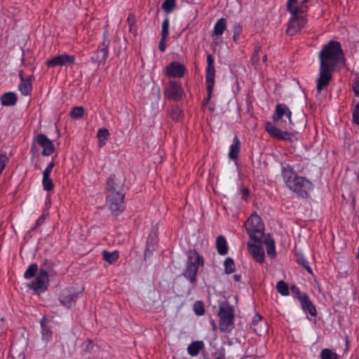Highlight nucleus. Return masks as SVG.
Segmentation results:
<instances>
[{"mask_svg": "<svg viewBox=\"0 0 359 359\" xmlns=\"http://www.w3.org/2000/svg\"><path fill=\"white\" fill-rule=\"evenodd\" d=\"M343 57L344 53L341 44L337 41H330L320 51L318 54L320 69L316 81V88L318 94L329 85L332 78V72Z\"/></svg>", "mask_w": 359, "mask_h": 359, "instance_id": "1", "label": "nucleus"}, {"mask_svg": "<svg viewBox=\"0 0 359 359\" xmlns=\"http://www.w3.org/2000/svg\"><path fill=\"white\" fill-rule=\"evenodd\" d=\"M245 226L249 236L255 243H261L264 236V224L262 218L253 213L245 222Z\"/></svg>", "mask_w": 359, "mask_h": 359, "instance_id": "2", "label": "nucleus"}, {"mask_svg": "<svg viewBox=\"0 0 359 359\" xmlns=\"http://www.w3.org/2000/svg\"><path fill=\"white\" fill-rule=\"evenodd\" d=\"M204 260L202 256L196 251L191 252L189 255L188 259L186 264V268L183 272V275L185 278L192 284H196V274L198 271V266H203Z\"/></svg>", "mask_w": 359, "mask_h": 359, "instance_id": "3", "label": "nucleus"}, {"mask_svg": "<svg viewBox=\"0 0 359 359\" xmlns=\"http://www.w3.org/2000/svg\"><path fill=\"white\" fill-rule=\"evenodd\" d=\"M218 316L219 317V327L221 332H230L233 327L234 313L233 308L228 302L219 304Z\"/></svg>", "mask_w": 359, "mask_h": 359, "instance_id": "4", "label": "nucleus"}, {"mask_svg": "<svg viewBox=\"0 0 359 359\" xmlns=\"http://www.w3.org/2000/svg\"><path fill=\"white\" fill-rule=\"evenodd\" d=\"M292 112L285 104H278L272 119L276 125L285 128L286 130H292L294 123L291 118Z\"/></svg>", "mask_w": 359, "mask_h": 359, "instance_id": "5", "label": "nucleus"}, {"mask_svg": "<svg viewBox=\"0 0 359 359\" xmlns=\"http://www.w3.org/2000/svg\"><path fill=\"white\" fill-rule=\"evenodd\" d=\"M287 187L302 198H307L309 191L312 189V183L304 177L297 176L289 182Z\"/></svg>", "mask_w": 359, "mask_h": 359, "instance_id": "6", "label": "nucleus"}, {"mask_svg": "<svg viewBox=\"0 0 359 359\" xmlns=\"http://www.w3.org/2000/svg\"><path fill=\"white\" fill-rule=\"evenodd\" d=\"M215 69L214 67V59L212 55L207 56V67H206V86L208 95L207 97L203 100V104H207L210 100L212 95V90L215 85Z\"/></svg>", "mask_w": 359, "mask_h": 359, "instance_id": "7", "label": "nucleus"}, {"mask_svg": "<svg viewBox=\"0 0 359 359\" xmlns=\"http://www.w3.org/2000/svg\"><path fill=\"white\" fill-rule=\"evenodd\" d=\"M111 41L109 38V32L105 30L103 33V40L98 46L95 55L92 57V60L98 65L104 64L109 55V46Z\"/></svg>", "mask_w": 359, "mask_h": 359, "instance_id": "8", "label": "nucleus"}, {"mask_svg": "<svg viewBox=\"0 0 359 359\" xmlns=\"http://www.w3.org/2000/svg\"><path fill=\"white\" fill-rule=\"evenodd\" d=\"M35 143H37L43 148L41 152L43 156H49L52 154L55 151L53 143L44 134H39L34 140L32 146L31 147V152L33 154H35L37 152V148L35 145Z\"/></svg>", "mask_w": 359, "mask_h": 359, "instance_id": "9", "label": "nucleus"}, {"mask_svg": "<svg viewBox=\"0 0 359 359\" xmlns=\"http://www.w3.org/2000/svg\"><path fill=\"white\" fill-rule=\"evenodd\" d=\"M48 272L47 269H40L36 279L29 285V287L36 292H44L47 290L48 284Z\"/></svg>", "mask_w": 359, "mask_h": 359, "instance_id": "10", "label": "nucleus"}, {"mask_svg": "<svg viewBox=\"0 0 359 359\" xmlns=\"http://www.w3.org/2000/svg\"><path fill=\"white\" fill-rule=\"evenodd\" d=\"M123 186L124 180L122 177L111 175L107 182L108 194H124Z\"/></svg>", "mask_w": 359, "mask_h": 359, "instance_id": "11", "label": "nucleus"}, {"mask_svg": "<svg viewBox=\"0 0 359 359\" xmlns=\"http://www.w3.org/2000/svg\"><path fill=\"white\" fill-rule=\"evenodd\" d=\"M124 194H108L107 201L112 213L118 215L124 209Z\"/></svg>", "mask_w": 359, "mask_h": 359, "instance_id": "12", "label": "nucleus"}, {"mask_svg": "<svg viewBox=\"0 0 359 359\" xmlns=\"http://www.w3.org/2000/svg\"><path fill=\"white\" fill-rule=\"evenodd\" d=\"M306 20L302 15H292L286 32L293 36L299 32L306 25Z\"/></svg>", "mask_w": 359, "mask_h": 359, "instance_id": "13", "label": "nucleus"}, {"mask_svg": "<svg viewBox=\"0 0 359 359\" xmlns=\"http://www.w3.org/2000/svg\"><path fill=\"white\" fill-rule=\"evenodd\" d=\"M75 57L74 55L62 54L52 57L46 61L48 67H55L57 66L68 65L74 63Z\"/></svg>", "mask_w": 359, "mask_h": 359, "instance_id": "14", "label": "nucleus"}, {"mask_svg": "<svg viewBox=\"0 0 359 359\" xmlns=\"http://www.w3.org/2000/svg\"><path fill=\"white\" fill-rule=\"evenodd\" d=\"M265 130L273 138L281 140L290 139V134L287 132V130L282 131L271 122L267 121L265 123Z\"/></svg>", "mask_w": 359, "mask_h": 359, "instance_id": "15", "label": "nucleus"}, {"mask_svg": "<svg viewBox=\"0 0 359 359\" xmlns=\"http://www.w3.org/2000/svg\"><path fill=\"white\" fill-rule=\"evenodd\" d=\"M185 67L178 62H172L166 67V74L169 77L181 78L184 76Z\"/></svg>", "mask_w": 359, "mask_h": 359, "instance_id": "16", "label": "nucleus"}, {"mask_svg": "<svg viewBox=\"0 0 359 359\" xmlns=\"http://www.w3.org/2000/svg\"><path fill=\"white\" fill-rule=\"evenodd\" d=\"M77 294L69 288L63 290L60 296V303L67 308L72 307L77 299Z\"/></svg>", "mask_w": 359, "mask_h": 359, "instance_id": "17", "label": "nucleus"}, {"mask_svg": "<svg viewBox=\"0 0 359 359\" xmlns=\"http://www.w3.org/2000/svg\"><path fill=\"white\" fill-rule=\"evenodd\" d=\"M183 90L181 85L175 81H170L168 88V97L174 100H179L182 98Z\"/></svg>", "mask_w": 359, "mask_h": 359, "instance_id": "18", "label": "nucleus"}, {"mask_svg": "<svg viewBox=\"0 0 359 359\" xmlns=\"http://www.w3.org/2000/svg\"><path fill=\"white\" fill-rule=\"evenodd\" d=\"M261 243H255V244L248 243L249 252L252 255L254 259L259 262L262 263L264 261V252L263 248L260 246Z\"/></svg>", "mask_w": 359, "mask_h": 359, "instance_id": "19", "label": "nucleus"}, {"mask_svg": "<svg viewBox=\"0 0 359 359\" xmlns=\"http://www.w3.org/2000/svg\"><path fill=\"white\" fill-rule=\"evenodd\" d=\"M251 327L259 336H262L266 332V325L262 321V318L259 314H256L252 321Z\"/></svg>", "mask_w": 359, "mask_h": 359, "instance_id": "20", "label": "nucleus"}, {"mask_svg": "<svg viewBox=\"0 0 359 359\" xmlns=\"http://www.w3.org/2000/svg\"><path fill=\"white\" fill-rule=\"evenodd\" d=\"M226 29V20L225 18H220L219 19L214 27L213 33L212 35V37L213 39V41L215 43L217 44L218 42H217V38L219 36H221L224 30Z\"/></svg>", "mask_w": 359, "mask_h": 359, "instance_id": "21", "label": "nucleus"}, {"mask_svg": "<svg viewBox=\"0 0 359 359\" xmlns=\"http://www.w3.org/2000/svg\"><path fill=\"white\" fill-rule=\"evenodd\" d=\"M302 309L305 313H309L311 316L315 317L317 315L316 306L311 301L309 297L306 294L299 302Z\"/></svg>", "mask_w": 359, "mask_h": 359, "instance_id": "22", "label": "nucleus"}, {"mask_svg": "<svg viewBox=\"0 0 359 359\" xmlns=\"http://www.w3.org/2000/svg\"><path fill=\"white\" fill-rule=\"evenodd\" d=\"M1 103L4 106H14L18 101V96L15 93L8 92L0 97Z\"/></svg>", "mask_w": 359, "mask_h": 359, "instance_id": "23", "label": "nucleus"}, {"mask_svg": "<svg viewBox=\"0 0 359 359\" xmlns=\"http://www.w3.org/2000/svg\"><path fill=\"white\" fill-rule=\"evenodd\" d=\"M281 172L287 187L290 181H292L294 177H297L296 172L290 165L282 166Z\"/></svg>", "mask_w": 359, "mask_h": 359, "instance_id": "24", "label": "nucleus"}, {"mask_svg": "<svg viewBox=\"0 0 359 359\" xmlns=\"http://www.w3.org/2000/svg\"><path fill=\"white\" fill-rule=\"evenodd\" d=\"M261 243H264L266 245V252L268 255L272 258L276 256V248H275V242L270 237V236H264V238L262 240Z\"/></svg>", "mask_w": 359, "mask_h": 359, "instance_id": "25", "label": "nucleus"}, {"mask_svg": "<svg viewBox=\"0 0 359 359\" xmlns=\"http://www.w3.org/2000/svg\"><path fill=\"white\" fill-rule=\"evenodd\" d=\"M216 248L220 255H225L228 252V245L224 236H219L216 239Z\"/></svg>", "mask_w": 359, "mask_h": 359, "instance_id": "26", "label": "nucleus"}, {"mask_svg": "<svg viewBox=\"0 0 359 359\" xmlns=\"http://www.w3.org/2000/svg\"><path fill=\"white\" fill-rule=\"evenodd\" d=\"M241 149V142L237 136L233 138V142L230 146L229 157L231 159H236Z\"/></svg>", "mask_w": 359, "mask_h": 359, "instance_id": "27", "label": "nucleus"}, {"mask_svg": "<svg viewBox=\"0 0 359 359\" xmlns=\"http://www.w3.org/2000/svg\"><path fill=\"white\" fill-rule=\"evenodd\" d=\"M204 347V344L202 341H196L191 343L188 348V353L191 356H196L200 353L201 350Z\"/></svg>", "mask_w": 359, "mask_h": 359, "instance_id": "28", "label": "nucleus"}, {"mask_svg": "<svg viewBox=\"0 0 359 359\" xmlns=\"http://www.w3.org/2000/svg\"><path fill=\"white\" fill-rule=\"evenodd\" d=\"M47 318L46 317H43L41 320V333L43 339L46 341H48L52 337V332L50 330V327L47 325Z\"/></svg>", "mask_w": 359, "mask_h": 359, "instance_id": "29", "label": "nucleus"}, {"mask_svg": "<svg viewBox=\"0 0 359 359\" xmlns=\"http://www.w3.org/2000/svg\"><path fill=\"white\" fill-rule=\"evenodd\" d=\"M110 135L109 131L105 128H100L98 130L97 137L99 140V147H102L106 144Z\"/></svg>", "mask_w": 359, "mask_h": 359, "instance_id": "30", "label": "nucleus"}, {"mask_svg": "<svg viewBox=\"0 0 359 359\" xmlns=\"http://www.w3.org/2000/svg\"><path fill=\"white\" fill-rule=\"evenodd\" d=\"M20 91L23 95H28L32 91V83L30 79L21 81L18 87Z\"/></svg>", "mask_w": 359, "mask_h": 359, "instance_id": "31", "label": "nucleus"}, {"mask_svg": "<svg viewBox=\"0 0 359 359\" xmlns=\"http://www.w3.org/2000/svg\"><path fill=\"white\" fill-rule=\"evenodd\" d=\"M103 259L109 264H113L117 261L118 258V251H114L112 252L104 250L102 252Z\"/></svg>", "mask_w": 359, "mask_h": 359, "instance_id": "32", "label": "nucleus"}, {"mask_svg": "<svg viewBox=\"0 0 359 359\" xmlns=\"http://www.w3.org/2000/svg\"><path fill=\"white\" fill-rule=\"evenodd\" d=\"M154 238H148L147 245L144 250V259L152 255L153 252L155 250V245L153 243Z\"/></svg>", "mask_w": 359, "mask_h": 359, "instance_id": "33", "label": "nucleus"}, {"mask_svg": "<svg viewBox=\"0 0 359 359\" xmlns=\"http://www.w3.org/2000/svg\"><path fill=\"white\" fill-rule=\"evenodd\" d=\"M38 271V266L36 263L31 264L26 271L24 273V277L25 279H30L33 278Z\"/></svg>", "mask_w": 359, "mask_h": 359, "instance_id": "34", "label": "nucleus"}, {"mask_svg": "<svg viewBox=\"0 0 359 359\" xmlns=\"http://www.w3.org/2000/svg\"><path fill=\"white\" fill-rule=\"evenodd\" d=\"M297 262L301 264L309 273H312V269L306 258L302 254H297Z\"/></svg>", "mask_w": 359, "mask_h": 359, "instance_id": "35", "label": "nucleus"}, {"mask_svg": "<svg viewBox=\"0 0 359 359\" xmlns=\"http://www.w3.org/2000/svg\"><path fill=\"white\" fill-rule=\"evenodd\" d=\"M321 359H339V356L332 350L325 348L320 353Z\"/></svg>", "mask_w": 359, "mask_h": 359, "instance_id": "36", "label": "nucleus"}, {"mask_svg": "<svg viewBox=\"0 0 359 359\" xmlns=\"http://www.w3.org/2000/svg\"><path fill=\"white\" fill-rule=\"evenodd\" d=\"M42 184L43 189L47 191H50L53 189L54 184L53 180L50 178V175H43Z\"/></svg>", "mask_w": 359, "mask_h": 359, "instance_id": "37", "label": "nucleus"}, {"mask_svg": "<svg viewBox=\"0 0 359 359\" xmlns=\"http://www.w3.org/2000/svg\"><path fill=\"white\" fill-rule=\"evenodd\" d=\"M170 114L172 119L175 121H180L182 118V111L177 106L173 107Z\"/></svg>", "mask_w": 359, "mask_h": 359, "instance_id": "38", "label": "nucleus"}, {"mask_svg": "<svg viewBox=\"0 0 359 359\" xmlns=\"http://www.w3.org/2000/svg\"><path fill=\"white\" fill-rule=\"evenodd\" d=\"M276 289L277 291L283 296H287L289 294L288 286L283 280L278 282Z\"/></svg>", "mask_w": 359, "mask_h": 359, "instance_id": "39", "label": "nucleus"}, {"mask_svg": "<svg viewBox=\"0 0 359 359\" xmlns=\"http://www.w3.org/2000/svg\"><path fill=\"white\" fill-rule=\"evenodd\" d=\"M176 0H165L162 4V8L167 13H170L175 7Z\"/></svg>", "mask_w": 359, "mask_h": 359, "instance_id": "40", "label": "nucleus"}, {"mask_svg": "<svg viewBox=\"0 0 359 359\" xmlns=\"http://www.w3.org/2000/svg\"><path fill=\"white\" fill-rule=\"evenodd\" d=\"M225 272L228 274L233 273L235 269V264L233 259L227 257L224 261Z\"/></svg>", "mask_w": 359, "mask_h": 359, "instance_id": "41", "label": "nucleus"}, {"mask_svg": "<svg viewBox=\"0 0 359 359\" xmlns=\"http://www.w3.org/2000/svg\"><path fill=\"white\" fill-rule=\"evenodd\" d=\"M306 1L302 2L300 5L293 6L292 11H290L292 15L297 16L304 13L306 11V6H304V3Z\"/></svg>", "mask_w": 359, "mask_h": 359, "instance_id": "42", "label": "nucleus"}, {"mask_svg": "<svg viewBox=\"0 0 359 359\" xmlns=\"http://www.w3.org/2000/svg\"><path fill=\"white\" fill-rule=\"evenodd\" d=\"M260 50H261V46L259 44H257L255 46L254 52H253L252 57H251L252 65L255 67H256L257 65V64L259 63V53Z\"/></svg>", "mask_w": 359, "mask_h": 359, "instance_id": "43", "label": "nucleus"}, {"mask_svg": "<svg viewBox=\"0 0 359 359\" xmlns=\"http://www.w3.org/2000/svg\"><path fill=\"white\" fill-rule=\"evenodd\" d=\"M194 311L197 316L205 313L204 304L202 301H196L194 305Z\"/></svg>", "mask_w": 359, "mask_h": 359, "instance_id": "44", "label": "nucleus"}, {"mask_svg": "<svg viewBox=\"0 0 359 359\" xmlns=\"http://www.w3.org/2000/svg\"><path fill=\"white\" fill-rule=\"evenodd\" d=\"M84 113V109L82 107H75L72 109L71 116L72 118H81Z\"/></svg>", "mask_w": 359, "mask_h": 359, "instance_id": "45", "label": "nucleus"}, {"mask_svg": "<svg viewBox=\"0 0 359 359\" xmlns=\"http://www.w3.org/2000/svg\"><path fill=\"white\" fill-rule=\"evenodd\" d=\"M169 19L165 18L162 23L161 36L168 37L169 34Z\"/></svg>", "mask_w": 359, "mask_h": 359, "instance_id": "46", "label": "nucleus"}, {"mask_svg": "<svg viewBox=\"0 0 359 359\" xmlns=\"http://www.w3.org/2000/svg\"><path fill=\"white\" fill-rule=\"evenodd\" d=\"M82 346L83 351L86 353H90L93 351L95 344L91 339H88L83 342Z\"/></svg>", "mask_w": 359, "mask_h": 359, "instance_id": "47", "label": "nucleus"}, {"mask_svg": "<svg viewBox=\"0 0 359 359\" xmlns=\"http://www.w3.org/2000/svg\"><path fill=\"white\" fill-rule=\"evenodd\" d=\"M291 290L294 297L297 298L299 302L302 300V298L307 294L304 292H301L299 289L296 285H292L291 287Z\"/></svg>", "mask_w": 359, "mask_h": 359, "instance_id": "48", "label": "nucleus"}, {"mask_svg": "<svg viewBox=\"0 0 359 359\" xmlns=\"http://www.w3.org/2000/svg\"><path fill=\"white\" fill-rule=\"evenodd\" d=\"M353 122L359 125V100L353 110Z\"/></svg>", "mask_w": 359, "mask_h": 359, "instance_id": "49", "label": "nucleus"}, {"mask_svg": "<svg viewBox=\"0 0 359 359\" xmlns=\"http://www.w3.org/2000/svg\"><path fill=\"white\" fill-rule=\"evenodd\" d=\"M241 32H242V27L240 25V24H238V23L235 24L234 27H233V40L235 41H237V39L238 38Z\"/></svg>", "mask_w": 359, "mask_h": 359, "instance_id": "50", "label": "nucleus"}, {"mask_svg": "<svg viewBox=\"0 0 359 359\" xmlns=\"http://www.w3.org/2000/svg\"><path fill=\"white\" fill-rule=\"evenodd\" d=\"M8 161V158L5 154H0V170L3 171L7 162Z\"/></svg>", "mask_w": 359, "mask_h": 359, "instance_id": "51", "label": "nucleus"}, {"mask_svg": "<svg viewBox=\"0 0 359 359\" xmlns=\"http://www.w3.org/2000/svg\"><path fill=\"white\" fill-rule=\"evenodd\" d=\"M353 90L355 95L359 97V76L353 83Z\"/></svg>", "mask_w": 359, "mask_h": 359, "instance_id": "52", "label": "nucleus"}, {"mask_svg": "<svg viewBox=\"0 0 359 359\" xmlns=\"http://www.w3.org/2000/svg\"><path fill=\"white\" fill-rule=\"evenodd\" d=\"M54 165H55V163H54V161L53 160L50 163H49L48 166L46 168V169L43 172V175H50V172L53 170Z\"/></svg>", "mask_w": 359, "mask_h": 359, "instance_id": "53", "label": "nucleus"}, {"mask_svg": "<svg viewBox=\"0 0 359 359\" xmlns=\"http://www.w3.org/2000/svg\"><path fill=\"white\" fill-rule=\"evenodd\" d=\"M167 38L168 37L161 36V41H160L159 44H158V49L161 52H164L165 50V43H166Z\"/></svg>", "mask_w": 359, "mask_h": 359, "instance_id": "54", "label": "nucleus"}, {"mask_svg": "<svg viewBox=\"0 0 359 359\" xmlns=\"http://www.w3.org/2000/svg\"><path fill=\"white\" fill-rule=\"evenodd\" d=\"M52 264L48 259H45L43 263L41 265L40 269H47V271L51 269Z\"/></svg>", "mask_w": 359, "mask_h": 359, "instance_id": "55", "label": "nucleus"}, {"mask_svg": "<svg viewBox=\"0 0 359 359\" xmlns=\"http://www.w3.org/2000/svg\"><path fill=\"white\" fill-rule=\"evenodd\" d=\"M298 0H287V9L288 11H292L293 8V5L297 4Z\"/></svg>", "mask_w": 359, "mask_h": 359, "instance_id": "56", "label": "nucleus"}, {"mask_svg": "<svg viewBox=\"0 0 359 359\" xmlns=\"http://www.w3.org/2000/svg\"><path fill=\"white\" fill-rule=\"evenodd\" d=\"M45 219V215H43L41 217H39V218L36 222V227L41 226L44 222Z\"/></svg>", "mask_w": 359, "mask_h": 359, "instance_id": "57", "label": "nucleus"}, {"mask_svg": "<svg viewBox=\"0 0 359 359\" xmlns=\"http://www.w3.org/2000/svg\"><path fill=\"white\" fill-rule=\"evenodd\" d=\"M242 198L246 200L247 196L249 195V189L248 188H243L241 189Z\"/></svg>", "mask_w": 359, "mask_h": 359, "instance_id": "58", "label": "nucleus"}, {"mask_svg": "<svg viewBox=\"0 0 359 359\" xmlns=\"http://www.w3.org/2000/svg\"><path fill=\"white\" fill-rule=\"evenodd\" d=\"M233 277V279L235 281H236V282L241 281V275L234 274Z\"/></svg>", "mask_w": 359, "mask_h": 359, "instance_id": "59", "label": "nucleus"}, {"mask_svg": "<svg viewBox=\"0 0 359 359\" xmlns=\"http://www.w3.org/2000/svg\"><path fill=\"white\" fill-rule=\"evenodd\" d=\"M19 77L20 79V81H25L26 79L24 78L23 76V71H20L19 72Z\"/></svg>", "mask_w": 359, "mask_h": 359, "instance_id": "60", "label": "nucleus"}, {"mask_svg": "<svg viewBox=\"0 0 359 359\" xmlns=\"http://www.w3.org/2000/svg\"><path fill=\"white\" fill-rule=\"evenodd\" d=\"M215 359H225L224 354H219Z\"/></svg>", "mask_w": 359, "mask_h": 359, "instance_id": "61", "label": "nucleus"}, {"mask_svg": "<svg viewBox=\"0 0 359 359\" xmlns=\"http://www.w3.org/2000/svg\"><path fill=\"white\" fill-rule=\"evenodd\" d=\"M212 326L213 330H215L217 329V325L214 320L212 321Z\"/></svg>", "mask_w": 359, "mask_h": 359, "instance_id": "62", "label": "nucleus"}, {"mask_svg": "<svg viewBox=\"0 0 359 359\" xmlns=\"http://www.w3.org/2000/svg\"><path fill=\"white\" fill-rule=\"evenodd\" d=\"M262 60H263L264 63L266 62V61H267V55H264Z\"/></svg>", "mask_w": 359, "mask_h": 359, "instance_id": "63", "label": "nucleus"}, {"mask_svg": "<svg viewBox=\"0 0 359 359\" xmlns=\"http://www.w3.org/2000/svg\"><path fill=\"white\" fill-rule=\"evenodd\" d=\"M257 327L259 330H260V329H262V328L263 327V325H257Z\"/></svg>", "mask_w": 359, "mask_h": 359, "instance_id": "64", "label": "nucleus"}]
</instances>
